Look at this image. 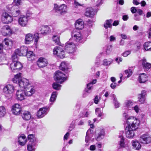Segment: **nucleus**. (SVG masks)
Returning <instances> with one entry per match:
<instances>
[{"instance_id":"obj_1","label":"nucleus","mask_w":151,"mask_h":151,"mask_svg":"<svg viewBox=\"0 0 151 151\" xmlns=\"http://www.w3.org/2000/svg\"><path fill=\"white\" fill-rule=\"evenodd\" d=\"M123 115L128 124L126 127L134 130H136L138 128L139 124V121L138 119L134 116H130L126 113H123Z\"/></svg>"},{"instance_id":"obj_2","label":"nucleus","mask_w":151,"mask_h":151,"mask_svg":"<svg viewBox=\"0 0 151 151\" xmlns=\"http://www.w3.org/2000/svg\"><path fill=\"white\" fill-rule=\"evenodd\" d=\"M12 80L14 83H18L20 88L24 89L30 85L28 80L25 78H22L20 73L15 75Z\"/></svg>"},{"instance_id":"obj_3","label":"nucleus","mask_w":151,"mask_h":151,"mask_svg":"<svg viewBox=\"0 0 151 151\" xmlns=\"http://www.w3.org/2000/svg\"><path fill=\"white\" fill-rule=\"evenodd\" d=\"M18 55L15 53L12 55V61L10 65V68L11 70L14 72H17L21 69L22 67V64L19 62L17 61L18 59Z\"/></svg>"},{"instance_id":"obj_4","label":"nucleus","mask_w":151,"mask_h":151,"mask_svg":"<svg viewBox=\"0 0 151 151\" xmlns=\"http://www.w3.org/2000/svg\"><path fill=\"white\" fill-rule=\"evenodd\" d=\"M54 78L56 81L61 84L68 79L67 76L60 70H58L55 72Z\"/></svg>"},{"instance_id":"obj_5","label":"nucleus","mask_w":151,"mask_h":151,"mask_svg":"<svg viewBox=\"0 0 151 151\" xmlns=\"http://www.w3.org/2000/svg\"><path fill=\"white\" fill-rule=\"evenodd\" d=\"M54 9L55 12L57 13L56 15L59 16L66 14L68 10L67 6L65 4L58 6L55 4Z\"/></svg>"},{"instance_id":"obj_6","label":"nucleus","mask_w":151,"mask_h":151,"mask_svg":"<svg viewBox=\"0 0 151 151\" xmlns=\"http://www.w3.org/2000/svg\"><path fill=\"white\" fill-rule=\"evenodd\" d=\"M71 36L73 39L76 42H80L83 38L80 31L76 29H74L72 32Z\"/></svg>"},{"instance_id":"obj_7","label":"nucleus","mask_w":151,"mask_h":151,"mask_svg":"<svg viewBox=\"0 0 151 151\" xmlns=\"http://www.w3.org/2000/svg\"><path fill=\"white\" fill-rule=\"evenodd\" d=\"M65 49L68 53H72L76 51V46L73 43L68 42L65 43Z\"/></svg>"},{"instance_id":"obj_8","label":"nucleus","mask_w":151,"mask_h":151,"mask_svg":"<svg viewBox=\"0 0 151 151\" xmlns=\"http://www.w3.org/2000/svg\"><path fill=\"white\" fill-rule=\"evenodd\" d=\"M50 108V107L47 106L40 108L37 113V117L41 118L44 117L48 112Z\"/></svg>"},{"instance_id":"obj_9","label":"nucleus","mask_w":151,"mask_h":151,"mask_svg":"<svg viewBox=\"0 0 151 151\" xmlns=\"http://www.w3.org/2000/svg\"><path fill=\"white\" fill-rule=\"evenodd\" d=\"M151 141V137L150 135L144 134L141 136L139 139V142L142 144H147Z\"/></svg>"},{"instance_id":"obj_10","label":"nucleus","mask_w":151,"mask_h":151,"mask_svg":"<svg viewBox=\"0 0 151 151\" xmlns=\"http://www.w3.org/2000/svg\"><path fill=\"white\" fill-rule=\"evenodd\" d=\"M2 35L4 36H10L12 34V32L9 26L5 25L3 27L1 30Z\"/></svg>"},{"instance_id":"obj_11","label":"nucleus","mask_w":151,"mask_h":151,"mask_svg":"<svg viewBox=\"0 0 151 151\" xmlns=\"http://www.w3.org/2000/svg\"><path fill=\"white\" fill-rule=\"evenodd\" d=\"M26 96L25 92L23 90H18L16 93V97L18 100L22 101L25 99Z\"/></svg>"},{"instance_id":"obj_12","label":"nucleus","mask_w":151,"mask_h":151,"mask_svg":"<svg viewBox=\"0 0 151 151\" xmlns=\"http://www.w3.org/2000/svg\"><path fill=\"white\" fill-rule=\"evenodd\" d=\"M2 19L4 23L6 24L11 23L13 20L12 17L6 12L3 13Z\"/></svg>"},{"instance_id":"obj_13","label":"nucleus","mask_w":151,"mask_h":151,"mask_svg":"<svg viewBox=\"0 0 151 151\" xmlns=\"http://www.w3.org/2000/svg\"><path fill=\"white\" fill-rule=\"evenodd\" d=\"M27 52V47L25 46H22L20 49H17L15 50V53H17L19 56L26 55Z\"/></svg>"},{"instance_id":"obj_14","label":"nucleus","mask_w":151,"mask_h":151,"mask_svg":"<svg viewBox=\"0 0 151 151\" xmlns=\"http://www.w3.org/2000/svg\"><path fill=\"white\" fill-rule=\"evenodd\" d=\"M47 60L45 58L41 57L37 61V64L39 68H42L46 66L47 64Z\"/></svg>"},{"instance_id":"obj_15","label":"nucleus","mask_w":151,"mask_h":151,"mask_svg":"<svg viewBox=\"0 0 151 151\" xmlns=\"http://www.w3.org/2000/svg\"><path fill=\"white\" fill-rule=\"evenodd\" d=\"M22 110L21 106L18 104H14L12 106V111L13 113L16 115L19 114Z\"/></svg>"},{"instance_id":"obj_16","label":"nucleus","mask_w":151,"mask_h":151,"mask_svg":"<svg viewBox=\"0 0 151 151\" xmlns=\"http://www.w3.org/2000/svg\"><path fill=\"white\" fill-rule=\"evenodd\" d=\"M39 30L41 34L44 35L50 33L51 32L50 27L47 26H42L40 27Z\"/></svg>"},{"instance_id":"obj_17","label":"nucleus","mask_w":151,"mask_h":151,"mask_svg":"<svg viewBox=\"0 0 151 151\" xmlns=\"http://www.w3.org/2000/svg\"><path fill=\"white\" fill-rule=\"evenodd\" d=\"M95 14L94 9L92 7H88L86 9L85 15L87 17H93Z\"/></svg>"},{"instance_id":"obj_18","label":"nucleus","mask_w":151,"mask_h":151,"mask_svg":"<svg viewBox=\"0 0 151 151\" xmlns=\"http://www.w3.org/2000/svg\"><path fill=\"white\" fill-rule=\"evenodd\" d=\"M135 130L126 127L125 129V132L126 137L129 139L133 138L134 136V131Z\"/></svg>"},{"instance_id":"obj_19","label":"nucleus","mask_w":151,"mask_h":151,"mask_svg":"<svg viewBox=\"0 0 151 151\" xmlns=\"http://www.w3.org/2000/svg\"><path fill=\"white\" fill-rule=\"evenodd\" d=\"M18 23L22 27L26 26L28 22L27 17L25 16H21L18 19Z\"/></svg>"},{"instance_id":"obj_20","label":"nucleus","mask_w":151,"mask_h":151,"mask_svg":"<svg viewBox=\"0 0 151 151\" xmlns=\"http://www.w3.org/2000/svg\"><path fill=\"white\" fill-rule=\"evenodd\" d=\"M14 89V87L12 85L9 84L6 85L3 88V91L6 94L12 93Z\"/></svg>"},{"instance_id":"obj_21","label":"nucleus","mask_w":151,"mask_h":151,"mask_svg":"<svg viewBox=\"0 0 151 151\" xmlns=\"http://www.w3.org/2000/svg\"><path fill=\"white\" fill-rule=\"evenodd\" d=\"M25 92V95L26 96H30L33 94L35 91L34 89L30 84L24 90Z\"/></svg>"},{"instance_id":"obj_22","label":"nucleus","mask_w":151,"mask_h":151,"mask_svg":"<svg viewBox=\"0 0 151 151\" xmlns=\"http://www.w3.org/2000/svg\"><path fill=\"white\" fill-rule=\"evenodd\" d=\"M33 35L30 33L27 34L25 36V43L26 44H29L33 41Z\"/></svg>"},{"instance_id":"obj_23","label":"nucleus","mask_w":151,"mask_h":151,"mask_svg":"<svg viewBox=\"0 0 151 151\" xmlns=\"http://www.w3.org/2000/svg\"><path fill=\"white\" fill-rule=\"evenodd\" d=\"M18 142L20 145H24L27 142L26 137L24 135H22L18 137Z\"/></svg>"},{"instance_id":"obj_24","label":"nucleus","mask_w":151,"mask_h":151,"mask_svg":"<svg viewBox=\"0 0 151 151\" xmlns=\"http://www.w3.org/2000/svg\"><path fill=\"white\" fill-rule=\"evenodd\" d=\"M75 26L77 29L79 30L82 29L84 27L83 22L81 19H78L76 21Z\"/></svg>"},{"instance_id":"obj_25","label":"nucleus","mask_w":151,"mask_h":151,"mask_svg":"<svg viewBox=\"0 0 151 151\" xmlns=\"http://www.w3.org/2000/svg\"><path fill=\"white\" fill-rule=\"evenodd\" d=\"M140 61L141 62L142 65L145 70H147L151 67V64L146 62V60L145 58H143Z\"/></svg>"},{"instance_id":"obj_26","label":"nucleus","mask_w":151,"mask_h":151,"mask_svg":"<svg viewBox=\"0 0 151 151\" xmlns=\"http://www.w3.org/2000/svg\"><path fill=\"white\" fill-rule=\"evenodd\" d=\"M147 80V76L145 74H140L139 76L138 81L140 83H144Z\"/></svg>"},{"instance_id":"obj_27","label":"nucleus","mask_w":151,"mask_h":151,"mask_svg":"<svg viewBox=\"0 0 151 151\" xmlns=\"http://www.w3.org/2000/svg\"><path fill=\"white\" fill-rule=\"evenodd\" d=\"M93 131L91 130V129L88 130L86 133V137L85 141L88 142V141L90 140V138L93 136Z\"/></svg>"},{"instance_id":"obj_28","label":"nucleus","mask_w":151,"mask_h":151,"mask_svg":"<svg viewBox=\"0 0 151 151\" xmlns=\"http://www.w3.org/2000/svg\"><path fill=\"white\" fill-rule=\"evenodd\" d=\"M14 7H13L11 10V13L14 17H17L20 14V11L17 9H14Z\"/></svg>"},{"instance_id":"obj_29","label":"nucleus","mask_w":151,"mask_h":151,"mask_svg":"<svg viewBox=\"0 0 151 151\" xmlns=\"http://www.w3.org/2000/svg\"><path fill=\"white\" fill-rule=\"evenodd\" d=\"M22 116L23 119L25 120H29L31 119V116L30 113L28 111L24 112L22 113Z\"/></svg>"},{"instance_id":"obj_30","label":"nucleus","mask_w":151,"mask_h":151,"mask_svg":"<svg viewBox=\"0 0 151 151\" xmlns=\"http://www.w3.org/2000/svg\"><path fill=\"white\" fill-rule=\"evenodd\" d=\"M60 69L63 70L65 71L66 73H67V71L68 69V64L65 62H62L60 66Z\"/></svg>"},{"instance_id":"obj_31","label":"nucleus","mask_w":151,"mask_h":151,"mask_svg":"<svg viewBox=\"0 0 151 151\" xmlns=\"http://www.w3.org/2000/svg\"><path fill=\"white\" fill-rule=\"evenodd\" d=\"M132 146L135 149L138 150L141 148V146L138 141L132 140Z\"/></svg>"},{"instance_id":"obj_32","label":"nucleus","mask_w":151,"mask_h":151,"mask_svg":"<svg viewBox=\"0 0 151 151\" xmlns=\"http://www.w3.org/2000/svg\"><path fill=\"white\" fill-rule=\"evenodd\" d=\"M36 143H29L27 146V150L28 151H35V146L36 145Z\"/></svg>"},{"instance_id":"obj_33","label":"nucleus","mask_w":151,"mask_h":151,"mask_svg":"<svg viewBox=\"0 0 151 151\" xmlns=\"http://www.w3.org/2000/svg\"><path fill=\"white\" fill-rule=\"evenodd\" d=\"M58 93L56 91H53L52 93L51 97L50 99V101L52 103L50 104L51 105L52 104V103H53L56 99Z\"/></svg>"},{"instance_id":"obj_34","label":"nucleus","mask_w":151,"mask_h":151,"mask_svg":"<svg viewBox=\"0 0 151 151\" xmlns=\"http://www.w3.org/2000/svg\"><path fill=\"white\" fill-rule=\"evenodd\" d=\"M63 50L62 48L60 47H56L53 50V53L54 55H56L58 56L59 54H60V53Z\"/></svg>"},{"instance_id":"obj_35","label":"nucleus","mask_w":151,"mask_h":151,"mask_svg":"<svg viewBox=\"0 0 151 151\" xmlns=\"http://www.w3.org/2000/svg\"><path fill=\"white\" fill-rule=\"evenodd\" d=\"M28 60H33L35 57V55L32 51H29L27 52L26 55Z\"/></svg>"},{"instance_id":"obj_36","label":"nucleus","mask_w":151,"mask_h":151,"mask_svg":"<svg viewBox=\"0 0 151 151\" xmlns=\"http://www.w3.org/2000/svg\"><path fill=\"white\" fill-rule=\"evenodd\" d=\"M105 132L102 130H101L98 134L96 137V139L99 141L103 139L104 137Z\"/></svg>"},{"instance_id":"obj_37","label":"nucleus","mask_w":151,"mask_h":151,"mask_svg":"<svg viewBox=\"0 0 151 151\" xmlns=\"http://www.w3.org/2000/svg\"><path fill=\"white\" fill-rule=\"evenodd\" d=\"M113 22L112 19L107 20L105 22L104 24V27L106 29L108 27L111 28L112 27L111 23Z\"/></svg>"},{"instance_id":"obj_38","label":"nucleus","mask_w":151,"mask_h":151,"mask_svg":"<svg viewBox=\"0 0 151 151\" xmlns=\"http://www.w3.org/2000/svg\"><path fill=\"white\" fill-rule=\"evenodd\" d=\"M29 143H36V138L33 134H29L28 136Z\"/></svg>"},{"instance_id":"obj_39","label":"nucleus","mask_w":151,"mask_h":151,"mask_svg":"<svg viewBox=\"0 0 151 151\" xmlns=\"http://www.w3.org/2000/svg\"><path fill=\"white\" fill-rule=\"evenodd\" d=\"M3 44H5L7 46L9 45H12V40H11L9 39L8 38H5L4 41L3 42Z\"/></svg>"},{"instance_id":"obj_40","label":"nucleus","mask_w":151,"mask_h":151,"mask_svg":"<svg viewBox=\"0 0 151 151\" xmlns=\"http://www.w3.org/2000/svg\"><path fill=\"white\" fill-rule=\"evenodd\" d=\"M113 60L111 59H109L107 60L106 59H104L103 61V65L104 66L110 65L113 62Z\"/></svg>"},{"instance_id":"obj_41","label":"nucleus","mask_w":151,"mask_h":151,"mask_svg":"<svg viewBox=\"0 0 151 151\" xmlns=\"http://www.w3.org/2000/svg\"><path fill=\"white\" fill-rule=\"evenodd\" d=\"M52 87L53 89L57 90H59L60 89L62 86L57 83H54L52 85Z\"/></svg>"},{"instance_id":"obj_42","label":"nucleus","mask_w":151,"mask_h":151,"mask_svg":"<svg viewBox=\"0 0 151 151\" xmlns=\"http://www.w3.org/2000/svg\"><path fill=\"white\" fill-rule=\"evenodd\" d=\"M6 113V109L3 106H0V117H3Z\"/></svg>"},{"instance_id":"obj_43","label":"nucleus","mask_w":151,"mask_h":151,"mask_svg":"<svg viewBox=\"0 0 151 151\" xmlns=\"http://www.w3.org/2000/svg\"><path fill=\"white\" fill-rule=\"evenodd\" d=\"M53 41L57 44H58L60 42V39L59 36L57 35H53L52 37Z\"/></svg>"},{"instance_id":"obj_44","label":"nucleus","mask_w":151,"mask_h":151,"mask_svg":"<svg viewBox=\"0 0 151 151\" xmlns=\"http://www.w3.org/2000/svg\"><path fill=\"white\" fill-rule=\"evenodd\" d=\"M112 96L113 98L114 102V104L115 107L117 108L119 107V104L117 101V99L116 96L114 94L112 95Z\"/></svg>"},{"instance_id":"obj_45","label":"nucleus","mask_w":151,"mask_h":151,"mask_svg":"<svg viewBox=\"0 0 151 151\" xmlns=\"http://www.w3.org/2000/svg\"><path fill=\"white\" fill-rule=\"evenodd\" d=\"M150 42H148L145 43L144 46L145 49L146 50L148 51L151 49V47L150 45Z\"/></svg>"},{"instance_id":"obj_46","label":"nucleus","mask_w":151,"mask_h":151,"mask_svg":"<svg viewBox=\"0 0 151 151\" xmlns=\"http://www.w3.org/2000/svg\"><path fill=\"white\" fill-rule=\"evenodd\" d=\"M91 83H88L87 85V88L85 89V91L86 93H89L91 92V90L92 89L93 87L91 86Z\"/></svg>"},{"instance_id":"obj_47","label":"nucleus","mask_w":151,"mask_h":151,"mask_svg":"<svg viewBox=\"0 0 151 151\" xmlns=\"http://www.w3.org/2000/svg\"><path fill=\"white\" fill-rule=\"evenodd\" d=\"M119 137L121 139L119 142L120 146L121 147H123L124 146V137L122 135L120 136Z\"/></svg>"},{"instance_id":"obj_48","label":"nucleus","mask_w":151,"mask_h":151,"mask_svg":"<svg viewBox=\"0 0 151 151\" xmlns=\"http://www.w3.org/2000/svg\"><path fill=\"white\" fill-rule=\"evenodd\" d=\"M96 114L97 115L98 117H101L102 115V113L100 110V109L97 108L96 109Z\"/></svg>"},{"instance_id":"obj_49","label":"nucleus","mask_w":151,"mask_h":151,"mask_svg":"<svg viewBox=\"0 0 151 151\" xmlns=\"http://www.w3.org/2000/svg\"><path fill=\"white\" fill-rule=\"evenodd\" d=\"M142 96L138 95V99L139 101L141 104H143L145 101V97Z\"/></svg>"},{"instance_id":"obj_50","label":"nucleus","mask_w":151,"mask_h":151,"mask_svg":"<svg viewBox=\"0 0 151 151\" xmlns=\"http://www.w3.org/2000/svg\"><path fill=\"white\" fill-rule=\"evenodd\" d=\"M133 104V103L130 100L127 101L125 103L126 106L127 108H129L132 106Z\"/></svg>"},{"instance_id":"obj_51","label":"nucleus","mask_w":151,"mask_h":151,"mask_svg":"<svg viewBox=\"0 0 151 151\" xmlns=\"http://www.w3.org/2000/svg\"><path fill=\"white\" fill-rule=\"evenodd\" d=\"M33 37L35 39V42H37L40 38L39 34L38 33H36L34 35Z\"/></svg>"},{"instance_id":"obj_52","label":"nucleus","mask_w":151,"mask_h":151,"mask_svg":"<svg viewBox=\"0 0 151 151\" xmlns=\"http://www.w3.org/2000/svg\"><path fill=\"white\" fill-rule=\"evenodd\" d=\"M89 113L87 111L86 113H81L80 114V117H88Z\"/></svg>"},{"instance_id":"obj_53","label":"nucleus","mask_w":151,"mask_h":151,"mask_svg":"<svg viewBox=\"0 0 151 151\" xmlns=\"http://www.w3.org/2000/svg\"><path fill=\"white\" fill-rule=\"evenodd\" d=\"M131 53V51L128 50L126 51L123 53L122 55L124 57H126Z\"/></svg>"},{"instance_id":"obj_54","label":"nucleus","mask_w":151,"mask_h":151,"mask_svg":"<svg viewBox=\"0 0 151 151\" xmlns=\"http://www.w3.org/2000/svg\"><path fill=\"white\" fill-rule=\"evenodd\" d=\"M5 55L4 54L0 53V61H2L6 59Z\"/></svg>"},{"instance_id":"obj_55","label":"nucleus","mask_w":151,"mask_h":151,"mask_svg":"<svg viewBox=\"0 0 151 151\" xmlns=\"http://www.w3.org/2000/svg\"><path fill=\"white\" fill-rule=\"evenodd\" d=\"M65 56V53L64 50H63L62 51H61L60 54H59L58 57L60 58H63Z\"/></svg>"},{"instance_id":"obj_56","label":"nucleus","mask_w":151,"mask_h":151,"mask_svg":"<svg viewBox=\"0 0 151 151\" xmlns=\"http://www.w3.org/2000/svg\"><path fill=\"white\" fill-rule=\"evenodd\" d=\"M138 95L142 96H142L145 97L147 95L146 91L144 90H142L141 92V93L139 94Z\"/></svg>"},{"instance_id":"obj_57","label":"nucleus","mask_w":151,"mask_h":151,"mask_svg":"<svg viewBox=\"0 0 151 151\" xmlns=\"http://www.w3.org/2000/svg\"><path fill=\"white\" fill-rule=\"evenodd\" d=\"M14 4H15L16 6H18L20 5L21 4V1H14Z\"/></svg>"},{"instance_id":"obj_58","label":"nucleus","mask_w":151,"mask_h":151,"mask_svg":"<svg viewBox=\"0 0 151 151\" xmlns=\"http://www.w3.org/2000/svg\"><path fill=\"white\" fill-rule=\"evenodd\" d=\"M116 83L115 82H113L112 83L111 85V87L113 89L115 88L116 86Z\"/></svg>"},{"instance_id":"obj_59","label":"nucleus","mask_w":151,"mask_h":151,"mask_svg":"<svg viewBox=\"0 0 151 151\" xmlns=\"http://www.w3.org/2000/svg\"><path fill=\"white\" fill-rule=\"evenodd\" d=\"M131 11L132 13H135L137 12V10L135 7H132L131 8Z\"/></svg>"},{"instance_id":"obj_60","label":"nucleus","mask_w":151,"mask_h":151,"mask_svg":"<svg viewBox=\"0 0 151 151\" xmlns=\"http://www.w3.org/2000/svg\"><path fill=\"white\" fill-rule=\"evenodd\" d=\"M98 98V96H96L94 99V101L95 103L96 104H97L99 102V99H100V97Z\"/></svg>"},{"instance_id":"obj_61","label":"nucleus","mask_w":151,"mask_h":151,"mask_svg":"<svg viewBox=\"0 0 151 151\" xmlns=\"http://www.w3.org/2000/svg\"><path fill=\"white\" fill-rule=\"evenodd\" d=\"M111 46L110 45L109 46H108L106 50V53L107 54H109L111 51Z\"/></svg>"},{"instance_id":"obj_62","label":"nucleus","mask_w":151,"mask_h":151,"mask_svg":"<svg viewBox=\"0 0 151 151\" xmlns=\"http://www.w3.org/2000/svg\"><path fill=\"white\" fill-rule=\"evenodd\" d=\"M110 41L111 42H113L115 40L116 38L114 35H111L110 37Z\"/></svg>"},{"instance_id":"obj_63","label":"nucleus","mask_w":151,"mask_h":151,"mask_svg":"<svg viewBox=\"0 0 151 151\" xmlns=\"http://www.w3.org/2000/svg\"><path fill=\"white\" fill-rule=\"evenodd\" d=\"M120 36L123 39H127V36L125 34H122L120 35Z\"/></svg>"},{"instance_id":"obj_64","label":"nucleus","mask_w":151,"mask_h":151,"mask_svg":"<svg viewBox=\"0 0 151 151\" xmlns=\"http://www.w3.org/2000/svg\"><path fill=\"white\" fill-rule=\"evenodd\" d=\"M85 121L84 120H81L78 123V125L79 126H81L84 124Z\"/></svg>"}]
</instances>
